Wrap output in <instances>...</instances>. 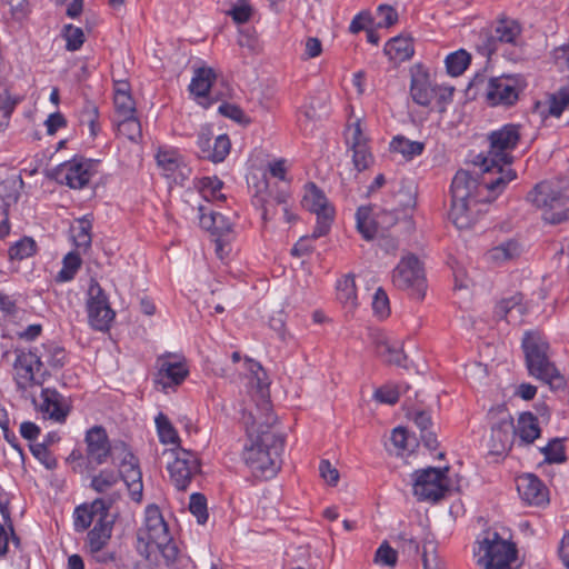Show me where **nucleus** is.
I'll list each match as a JSON object with an SVG mask.
<instances>
[{
    "instance_id": "obj_1",
    "label": "nucleus",
    "mask_w": 569,
    "mask_h": 569,
    "mask_svg": "<svg viewBox=\"0 0 569 569\" xmlns=\"http://www.w3.org/2000/svg\"><path fill=\"white\" fill-rule=\"evenodd\" d=\"M276 422L271 403L263 396L261 405L242 413V423L250 440L243 450V460L257 478L270 479L281 468L284 437L272 430Z\"/></svg>"
},
{
    "instance_id": "obj_2",
    "label": "nucleus",
    "mask_w": 569,
    "mask_h": 569,
    "mask_svg": "<svg viewBox=\"0 0 569 569\" xmlns=\"http://www.w3.org/2000/svg\"><path fill=\"white\" fill-rule=\"evenodd\" d=\"M516 177L513 170L501 172L495 178L473 176L466 170L457 171L450 188L451 206L448 218L458 229H469L477 220L475 207L493 200Z\"/></svg>"
},
{
    "instance_id": "obj_3",
    "label": "nucleus",
    "mask_w": 569,
    "mask_h": 569,
    "mask_svg": "<svg viewBox=\"0 0 569 569\" xmlns=\"http://www.w3.org/2000/svg\"><path fill=\"white\" fill-rule=\"evenodd\" d=\"M521 347L529 375L549 385L552 390L562 389L566 380L549 358V342L538 331H527Z\"/></svg>"
},
{
    "instance_id": "obj_4",
    "label": "nucleus",
    "mask_w": 569,
    "mask_h": 569,
    "mask_svg": "<svg viewBox=\"0 0 569 569\" xmlns=\"http://www.w3.org/2000/svg\"><path fill=\"white\" fill-rule=\"evenodd\" d=\"M528 201L543 211L552 224L569 221V180L541 181L528 193Z\"/></svg>"
},
{
    "instance_id": "obj_5",
    "label": "nucleus",
    "mask_w": 569,
    "mask_h": 569,
    "mask_svg": "<svg viewBox=\"0 0 569 569\" xmlns=\"http://www.w3.org/2000/svg\"><path fill=\"white\" fill-rule=\"evenodd\" d=\"M519 129L520 127L518 124L508 123L489 134L490 146L488 154L478 156L482 170L481 176L495 178L499 177L501 172L506 173L512 170L509 167L505 168V166H509L513 160L510 152L517 147L520 140Z\"/></svg>"
},
{
    "instance_id": "obj_6",
    "label": "nucleus",
    "mask_w": 569,
    "mask_h": 569,
    "mask_svg": "<svg viewBox=\"0 0 569 569\" xmlns=\"http://www.w3.org/2000/svg\"><path fill=\"white\" fill-rule=\"evenodd\" d=\"M479 552L482 555L478 563L483 569H512L511 563L517 559L516 545L502 539L498 532H487L479 541Z\"/></svg>"
},
{
    "instance_id": "obj_7",
    "label": "nucleus",
    "mask_w": 569,
    "mask_h": 569,
    "mask_svg": "<svg viewBox=\"0 0 569 569\" xmlns=\"http://www.w3.org/2000/svg\"><path fill=\"white\" fill-rule=\"evenodd\" d=\"M392 282L398 289L408 291L417 300L423 299L426 295L427 283L423 268L413 254L402 258L397 264L392 272Z\"/></svg>"
},
{
    "instance_id": "obj_8",
    "label": "nucleus",
    "mask_w": 569,
    "mask_h": 569,
    "mask_svg": "<svg viewBox=\"0 0 569 569\" xmlns=\"http://www.w3.org/2000/svg\"><path fill=\"white\" fill-rule=\"evenodd\" d=\"M14 353L13 370L18 389L27 390L29 387L42 385L43 379L37 378V373L44 368L39 347H33L28 351L17 348Z\"/></svg>"
},
{
    "instance_id": "obj_9",
    "label": "nucleus",
    "mask_w": 569,
    "mask_h": 569,
    "mask_svg": "<svg viewBox=\"0 0 569 569\" xmlns=\"http://www.w3.org/2000/svg\"><path fill=\"white\" fill-rule=\"evenodd\" d=\"M525 87L526 82L520 74L493 77L487 83V101L490 106H512Z\"/></svg>"
},
{
    "instance_id": "obj_10",
    "label": "nucleus",
    "mask_w": 569,
    "mask_h": 569,
    "mask_svg": "<svg viewBox=\"0 0 569 569\" xmlns=\"http://www.w3.org/2000/svg\"><path fill=\"white\" fill-rule=\"evenodd\" d=\"M448 469L440 470L429 467L427 469L417 470L413 477V495L418 500L438 501L445 497L448 491L446 483V475Z\"/></svg>"
},
{
    "instance_id": "obj_11",
    "label": "nucleus",
    "mask_w": 569,
    "mask_h": 569,
    "mask_svg": "<svg viewBox=\"0 0 569 569\" xmlns=\"http://www.w3.org/2000/svg\"><path fill=\"white\" fill-rule=\"evenodd\" d=\"M87 311L90 326L98 331H108L116 317L107 295L100 284L92 280L88 290Z\"/></svg>"
},
{
    "instance_id": "obj_12",
    "label": "nucleus",
    "mask_w": 569,
    "mask_h": 569,
    "mask_svg": "<svg viewBox=\"0 0 569 569\" xmlns=\"http://www.w3.org/2000/svg\"><path fill=\"white\" fill-rule=\"evenodd\" d=\"M174 453V460L167 467L173 486L186 491L194 476L200 472V461L194 452L179 448Z\"/></svg>"
},
{
    "instance_id": "obj_13",
    "label": "nucleus",
    "mask_w": 569,
    "mask_h": 569,
    "mask_svg": "<svg viewBox=\"0 0 569 569\" xmlns=\"http://www.w3.org/2000/svg\"><path fill=\"white\" fill-rule=\"evenodd\" d=\"M168 526L157 506H149L146 509L144 528L138 532L139 543H144L147 556L153 545L168 541Z\"/></svg>"
},
{
    "instance_id": "obj_14",
    "label": "nucleus",
    "mask_w": 569,
    "mask_h": 569,
    "mask_svg": "<svg viewBox=\"0 0 569 569\" xmlns=\"http://www.w3.org/2000/svg\"><path fill=\"white\" fill-rule=\"evenodd\" d=\"M84 442L87 445V458L97 465H102L108 457H117L114 445L111 446L107 431L101 426H94L86 432Z\"/></svg>"
},
{
    "instance_id": "obj_15",
    "label": "nucleus",
    "mask_w": 569,
    "mask_h": 569,
    "mask_svg": "<svg viewBox=\"0 0 569 569\" xmlns=\"http://www.w3.org/2000/svg\"><path fill=\"white\" fill-rule=\"evenodd\" d=\"M158 367L157 382L162 390L180 385L189 372L184 360L171 355L159 357Z\"/></svg>"
},
{
    "instance_id": "obj_16",
    "label": "nucleus",
    "mask_w": 569,
    "mask_h": 569,
    "mask_svg": "<svg viewBox=\"0 0 569 569\" xmlns=\"http://www.w3.org/2000/svg\"><path fill=\"white\" fill-rule=\"evenodd\" d=\"M40 397L42 402L38 407L39 411L46 418L63 423L71 410L69 400L51 388L42 389Z\"/></svg>"
},
{
    "instance_id": "obj_17",
    "label": "nucleus",
    "mask_w": 569,
    "mask_h": 569,
    "mask_svg": "<svg viewBox=\"0 0 569 569\" xmlns=\"http://www.w3.org/2000/svg\"><path fill=\"white\" fill-rule=\"evenodd\" d=\"M410 96L415 103L428 107L435 98L436 91L429 80V73L421 63L410 68Z\"/></svg>"
},
{
    "instance_id": "obj_18",
    "label": "nucleus",
    "mask_w": 569,
    "mask_h": 569,
    "mask_svg": "<svg viewBox=\"0 0 569 569\" xmlns=\"http://www.w3.org/2000/svg\"><path fill=\"white\" fill-rule=\"evenodd\" d=\"M91 161L83 159H73L60 166L58 174L61 181L72 189H81L88 184L91 178Z\"/></svg>"
},
{
    "instance_id": "obj_19",
    "label": "nucleus",
    "mask_w": 569,
    "mask_h": 569,
    "mask_svg": "<svg viewBox=\"0 0 569 569\" xmlns=\"http://www.w3.org/2000/svg\"><path fill=\"white\" fill-rule=\"evenodd\" d=\"M517 490L520 497L533 506H542L549 501V491L542 481L532 473L518 478Z\"/></svg>"
},
{
    "instance_id": "obj_20",
    "label": "nucleus",
    "mask_w": 569,
    "mask_h": 569,
    "mask_svg": "<svg viewBox=\"0 0 569 569\" xmlns=\"http://www.w3.org/2000/svg\"><path fill=\"white\" fill-rule=\"evenodd\" d=\"M522 300L523 296L521 293H516L510 298L502 299L495 308L496 317L509 323L521 322L522 316L527 311Z\"/></svg>"
},
{
    "instance_id": "obj_21",
    "label": "nucleus",
    "mask_w": 569,
    "mask_h": 569,
    "mask_svg": "<svg viewBox=\"0 0 569 569\" xmlns=\"http://www.w3.org/2000/svg\"><path fill=\"white\" fill-rule=\"evenodd\" d=\"M214 80L216 73L211 68L202 67L194 70L189 90L198 102L204 107L209 106V103H204L203 100H207Z\"/></svg>"
},
{
    "instance_id": "obj_22",
    "label": "nucleus",
    "mask_w": 569,
    "mask_h": 569,
    "mask_svg": "<svg viewBox=\"0 0 569 569\" xmlns=\"http://www.w3.org/2000/svg\"><path fill=\"white\" fill-rule=\"evenodd\" d=\"M491 438L495 442L493 449L496 453L510 450L515 440L513 419L509 416L497 422L492 427Z\"/></svg>"
},
{
    "instance_id": "obj_23",
    "label": "nucleus",
    "mask_w": 569,
    "mask_h": 569,
    "mask_svg": "<svg viewBox=\"0 0 569 569\" xmlns=\"http://www.w3.org/2000/svg\"><path fill=\"white\" fill-rule=\"evenodd\" d=\"M113 522L108 519H97L88 532L87 546L91 553L101 551L111 538Z\"/></svg>"
},
{
    "instance_id": "obj_24",
    "label": "nucleus",
    "mask_w": 569,
    "mask_h": 569,
    "mask_svg": "<svg viewBox=\"0 0 569 569\" xmlns=\"http://www.w3.org/2000/svg\"><path fill=\"white\" fill-rule=\"evenodd\" d=\"M383 51L391 60L407 61L415 53L412 39L402 36L395 37L386 43Z\"/></svg>"
},
{
    "instance_id": "obj_25",
    "label": "nucleus",
    "mask_w": 569,
    "mask_h": 569,
    "mask_svg": "<svg viewBox=\"0 0 569 569\" xmlns=\"http://www.w3.org/2000/svg\"><path fill=\"white\" fill-rule=\"evenodd\" d=\"M538 419L531 412H523L515 426V437L518 436L525 445L532 443L540 436Z\"/></svg>"
},
{
    "instance_id": "obj_26",
    "label": "nucleus",
    "mask_w": 569,
    "mask_h": 569,
    "mask_svg": "<svg viewBox=\"0 0 569 569\" xmlns=\"http://www.w3.org/2000/svg\"><path fill=\"white\" fill-rule=\"evenodd\" d=\"M375 347L377 356L385 362L399 367L406 366V355L403 351L398 346L390 343L386 337H377Z\"/></svg>"
},
{
    "instance_id": "obj_27",
    "label": "nucleus",
    "mask_w": 569,
    "mask_h": 569,
    "mask_svg": "<svg viewBox=\"0 0 569 569\" xmlns=\"http://www.w3.org/2000/svg\"><path fill=\"white\" fill-rule=\"evenodd\" d=\"M302 204L305 208L316 214L319 212L325 213L327 209H333V207L330 206L323 191L313 182H309L306 186V193L302 199Z\"/></svg>"
},
{
    "instance_id": "obj_28",
    "label": "nucleus",
    "mask_w": 569,
    "mask_h": 569,
    "mask_svg": "<svg viewBox=\"0 0 569 569\" xmlns=\"http://www.w3.org/2000/svg\"><path fill=\"white\" fill-rule=\"evenodd\" d=\"M520 246L516 240H507L487 251L488 261L502 264L519 257Z\"/></svg>"
},
{
    "instance_id": "obj_29",
    "label": "nucleus",
    "mask_w": 569,
    "mask_h": 569,
    "mask_svg": "<svg viewBox=\"0 0 569 569\" xmlns=\"http://www.w3.org/2000/svg\"><path fill=\"white\" fill-rule=\"evenodd\" d=\"M39 349L40 353L42 355V360L51 369H61L66 365L67 351L56 341H48L42 343Z\"/></svg>"
},
{
    "instance_id": "obj_30",
    "label": "nucleus",
    "mask_w": 569,
    "mask_h": 569,
    "mask_svg": "<svg viewBox=\"0 0 569 569\" xmlns=\"http://www.w3.org/2000/svg\"><path fill=\"white\" fill-rule=\"evenodd\" d=\"M120 482V475L111 469L100 470L91 478L90 487L98 493L106 496L116 492L113 488Z\"/></svg>"
},
{
    "instance_id": "obj_31",
    "label": "nucleus",
    "mask_w": 569,
    "mask_h": 569,
    "mask_svg": "<svg viewBox=\"0 0 569 569\" xmlns=\"http://www.w3.org/2000/svg\"><path fill=\"white\" fill-rule=\"evenodd\" d=\"M493 32L495 39L500 43H515L521 33V27L516 20L502 18L497 21Z\"/></svg>"
},
{
    "instance_id": "obj_32",
    "label": "nucleus",
    "mask_w": 569,
    "mask_h": 569,
    "mask_svg": "<svg viewBox=\"0 0 569 569\" xmlns=\"http://www.w3.org/2000/svg\"><path fill=\"white\" fill-rule=\"evenodd\" d=\"M337 299L349 310L357 307V288L352 276H346L342 280L338 281Z\"/></svg>"
},
{
    "instance_id": "obj_33",
    "label": "nucleus",
    "mask_w": 569,
    "mask_h": 569,
    "mask_svg": "<svg viewBox=\"0 0 569 569\" xmlns=\"http://www.w3.org/2000/svg\"><path fill=\"white\" fill-rule=\"evenodd\" d=\"M391 149L395 152L401 153L407 160L422 153L425 143L420 141H411L405 137H396L391 141Z\"/></svg>"
},
{
    "instance_id": "obj_34",
    "label": "nucleus",
    "mask_w": 569,
    "mask_h": 569,
    "mask_svg": "<svg viewBox=\"0 0 569 569\" xmlns=\"http://www.w3.org/2000/svg\"><path fill=\"white\" fill-rule=\"evenodd\" d=\"M357 229L366 240H372L377 232L378 227L376 221L370 217V208L360 207L356 213Z\"/></svg>"
},
{
    "instance_id": "obj_35",
    "label": "nucleus",
    "mask_w": 569,
    "mask_h": 569,
    "mask_svg": "<svg viewBox=\"0 0 569 569\" xmlns=\"http://www.w3.org/2000/svg\"><path fill=\"white\" fill-rule=\"evenodd\" d=\"M246 365H247V369L252 373V376L257 380V385H258L257 398L254 399L256 407L258 405H261L262 396L264 397V399L267 401H270L268 399V395H267V386H268V382L266 381L267 375H266L262 366L259 362L253 361L248 358L246 359Z\"/></svg>"
},
{
    "instance_id": "obj_36",
    "label": "nucleus",
    "mask_w": 569,
    "mask_h": 569,
    "mask_svg": "<svg viewBox=\"0 0 569 569\" xmlns=\"http://www.w3.org/2000/svg\"><path fill=\"white\" fill-rule=\"evenodd\" d=\"M471 60L470 54L460 49L446 58V68L450 76L458 77L465 72Z\"/></svg>"
},
{
    "instance_id": "obj_37",
    "label": "nucleus",
    "mask_w": 569,
    "mask_h": 569,
    "mask_svg": "<svg viewBox=\"0 0 569 569\" xmlns=\"http://www.w3.org/2000/svg\"><path fill=\"white\" fill-rule=\"evenodd\" d=\"M37 251V243L36 241L30 237H23L16 243H13L9 250L8 256L10 260H18L21 261L23 259H27L31 256H33Z\"/></svg>"
},
{
    "instance_id": "obj_38",
    "label": "nucleus",
    "mask_w": 569,
    "mask_h": 569,
    "mask_svg": "<svg viewBox=\"0 0 569 569\" xmlns=\"http://www.w3.org/2000/svg\"><path fill=\"white\" fill-rule=\"evenodd\" d=\"M569 106V88H561L557 93L552 94L541 113L552 117H560L563 110Z\"/></svg>"
},
{
    "instance_id": "obj_39",
    "label": "nucleus",
    "mask_w": 569,
    "mask_h": 569,
    "mask_svg": "<svg viewBox=\"0 0 569 569\" xmlns=\"http://www.w3.org/2000/svg\"><path fill=\"white\" fill-rule=\"evenodd\" d=\"M223 182L217 177H203L199 180V189L206 199H214L219 201L226 200V196L221 193Z\"/></svg>"
},
{
    "instance_id": "obj_40",
    "label": "nucleus",
    "mask_w": 569,
    "mask_h": 569,
    "mask_svg": "<svg viewBox=\"0 0 569 569\" xmlns=\"http://www.w3.org/2000/svg\"><path fill=\"white\" fill-rule=\"evenodd\" d=\"M119 498V492H111L106 497L94 499L88 507L96 519H108L110 508Z\"/></svg>"
},
{
    "instance_id": "obj_41",
    "label": "nucleus",
    "mask_w": 569,
    "mask_h": 569,
    "mask_svg": "<svg viewBox=\"0 0 569 569\" xmlns=\"http://www.w3.org/2000/svg\"><path fill=\"white\" fill-rule=\"evenodd\" d=\"M156 426L159 435V439L162 443H178L179 436L177 430L166 415L160 412L156 417Z\"/></svg>"
},
{
    "instance_id": "obj_42",
    "label": "nucleus",
    "mask_w": 569,
    "mask_h": 569,
    "mask_svg": "<svg viewBox=\"0 0 569 569\" xmlns=\"http://www.w3.org/2000/svg\"><path fill=\"white\" fill-rule=\"evenodd\" d=\"M421 560L423 569H445L443 562L438 555L437 545L432 540H426L423 542Z\"/></svg>"
},
{
    "instance_id": "obj_43",
    "label": "nucleus",
    "mask_w": 569,
    "mask_h": 569,
    "mask_svg": "<svg viewBox=\"0 0 569 569\" xmlns=\"http://www.w3.org/2000/svg\"><path fill=\"white\" fill-rule=\"evenodd\" d=\"M81 267V258L76 252H69L63 258V267L57 274V281L67 282L74 278Z\"/></svg>"
},
{
    "instance_id": "obj_44",
    "label": "nucleus",
    "mask_w": 569,
    "mask_h": 569,
    "mask_svg": "<svg viewBox=\"0 0 569 569\" xmlns=\"http://www.w3.org/2000/svg\"><path fill=\"white\" fill-rule=\"evenodd\" d=\"M120 480L127 485V488L133 500L140 501L142 495V473L141 470H131L130 472H118Z\"/></svg>"
},
{
    "instance_id": "obj_45",
    "label": "nucleus",
    "mask_w": 569,
    "mask_h": 569,
    "mask_svg": "<svg viewBox=\"0 0 569 569\" xmlns=\"http://www.w3.org/2000/svg\"><path fill=\"white\" fill-rule=\"evenodd\" d=\"M345 137L349 149L369 144V138L363 133L360 119L347 127Z\"/></svg>"
},
{
    "instance_id": "obj_46",
    "label": "nucleus",
    "mask_w": 569,
    "mask_h": 569,
    "mask_svg": "<svg viewBox=\"0 0 569 569\" xmlns=\"http://www.w3.org/2000/svg\"><path fill=\"white\" fill-rule=\"evenodd\" d=\"M91 221L83 218L78 221V227L73 229V241L78 249L84 251L91 247Z\"/></svg>"
},
{
    "instance_id": "obj_47",
    "label": "nucleus",
    "mask_w": 569,
    "mask_h": 569,
    "mask_svg": "<svg viewBox=\"0 0 569 569\" xmlns=\"http://www.w3.org/2000/svg\"><path fill=\"white\" fill-rule=\"evenodd\" d=\"M548 463H561L567 460L565 446L559 438L551 439L548 445L540 449Z\"/></svg>"
},
{
    "instance_id": "obj_48",
    "label": "nucleus",
    "mask_w": 569,
    "mask_h": 569,
    "mask_svg": "<svg viewBox=\"0 0 569 569\" xmlns=\"http://www.w3.org/2000/svg\"><path fill=\"white\" fill-rule=\"evenodd\" d=\"M114 451H118L117 455L120 457V470L118 472H130L140 469L138 459L123 441L114 443Z\"/></svg>"
},
{
    "instance_id": "obj_49",
    "label": "nucleus",
    "mask_w": 569,
    "mask_h": 569,
    "mask_svg": "<svg viewBox=\"0 0 569 569\" xmlns=\"http://www.w3.org/2000/svg\"><path fill=\"white\" fill-rule=\"evenodd\" d=\"M121 118L122 119L118 123V132L136 142L141 137V124L139 120L134 114Z\"/></svg>"
},
{
    "instance_id": "obj_50",
    "label": "nucleus",
    "mask_w": 569,
    "mask_h": 569,
    "mask_svg": "<svg viewBox=\"0 0 569 569\" xmlns=\"http://www.w3.org/2000/svg\"><path fill=\"white\" fill-rule=\"evenodd\" d=\"M231 148L230 139L227 134H220L216 138L213 146L211 147V152L206 154V159L218 163L226 159L229 154Z\"/></svg>"
},
{
    "instance_id": "obj_51",
    "label": "nucleus",
    "mask_w": 569,
    "mask_h": 569,
    "mask_svg": "<svg viewBox=\"0 0 569 569\" xmlns=\"http://www.w3.org/2000/svg\"><path fill=\"white\" fill-rule=\"evenodd\" d=\"M189 510L197 518L199 525H204L207 522V499L202 493L194 492L190 496Z\"/></svg>"
},
{
    "instance_id": "obj_52",
    "label": "nucleus",
    "mask_w": 569,
    "mask_h": 569,
    "mask_svg": "<svg viewBox=\"0 0 569 569\" xmlns=\"http://www.w3.org/2000/svg\"><path fill=\"white\" fill-rule=\"evenodd\" d=\"M254 203L260 204L262 208V218L264 220L271 219L277 213L278 204L271 198V190H269V186L266 183V191L261 190L254 196Z\"/></svg>"
},
{
    "instance_id": "obj_53",
    "label": "nucleus",
    "mask_w": 569,
    "mask_h": 569,
    "mask_svg": "<svg viewBox=\"0 0 569 569\" xmlns=\"http://www.w3.org/2000/svg\"><path fill=\"white\" fill-rule=\"evenodd\" d=\"M352 151V163L357 171H363L373 163V156L369 144L350 149Z\"/></svg>"
},
{
    "instance_id": "obj_54",
    "label": "nucleus",
    "mask_w": 569,
    "mask_h": 569,
    "mask_svg": "<svg viewBox=\"0 0 569 569\" xmlns=\"http://www.w3.org/2000/svg\"><path fill=\"white\" fill-rule=\"evenodd\" d=\"M113 102L119 117L134 114L136 107L130 92H114Z\"/></svg>"
},
{
    "instance_id": "obj_55",
    "label": "nucleus",
    "mask_w": 569,
    "mask_h": 569,
    "mask_svg": "<svg viewBox=\"0 0 569 569\" xmlns=\"http://www.w3.org/2000/svg\"><path fill=\"white\" fill-rule=\"evenodd\" d=\"M63 37L67 41L66 49L76 51L81 48L84 42V33L81 28L68 24L63 29Z\"/></svg>"
},
{
    "instance_id": "obj_56",
    "label": "nucleus",
    "mask_w": 569,
    "mask_h": 569,
    "mask_svg": "<svg viewBox=\"0 0 569 569\" xmlns=\"http://www.w3.org/2000/svg\"><path fill=\"white\" fill-rule=\"evenodd\" d=\"M499 44L500 41L495 39V32L486 31L480 33L477 49L482 56L490 58L498 50Z\"/></svg>"
},
{
    "instance_id": "obj_57",
    "label": "nucleus",
    "mask_w": 569,
    "mask_h": 569,
    "mask_svg": "<svg viewBox=\"0 0 569 569\" xmlns=\"http://www.w3.org/2000/svg\"><path fill=\"white\" fill-rule=\"evenodd\" d=\"M398 553L387 541H383L377 549L375 562L393 568L397 565Z\"/></svg>"
},
{
    "instance_id": "obj_58",
    "label": "nucleus",
    "mask_w": 569,
    "mask_h": 569,
    "mask_svg": "<svg viewBox=\"0 0 569 569\" xmlns=\"http://www.w3.org/2000/svg\"><path fill=\"white\" fill-rule=\"evenodd\" d=\"M97 519L90 512L88 505H82L74 510V529L78 532L87 530L92 522L96 523Z\"/></svg>"
},
{
    "instance_id": "obj_59",
    "label": "nucleus",
    "mask_w": 569,
    "mask_h": 569,
    "mask_svg": "<svg viewBox=\"0 0 569 569\" xmlns=\"http://www.w3.org/2000/svg\"><path fill=\"white\" fill-rule=\"evenodd\" d=\"M30 450L47 469L52 470L57 467V459L47 448V443H36L30 446Z\"/></svg>"
},
{
    "instance_id": "obj_60",
    "label": "nucleus",
    "mask_w": 569,
    "mask_h": 569,
    "mask_svg": "<svg viewBox=\"0 0 569 569\" xmlns=\"http://www.w3.org/2000/svg\"><path fill=\"white\" fill-rule=\"evenodd\" d=\"M317 223L312 231V238L318 239L326 236L331 227V223L335 218V209H327L325 213H318Z\"/></svg>"
},
{
    "instance_id": "obj_61",
    "label": "nucleus",
    "mask_w": 569,
    "mask_h": 569,
    "mask_svg": "<svg viewBox=\"0 0 569 569\" xmlns=\"http://www.w3.org/2000/svg\"><path fill=\"white\" fill-rule=\"evenodd\" d=\"M317 223L312 231V238L318 239L326 236L331 227V223L335 218V209H327L325 213H318Z\"/></svg>"
},
{
    "instance_id": "obj_62",
    "label": "nucleus",
    "mask_w": 569,
    "mask_h": 569,
    "mask_svg": "<svg viewBox=\"0 0 569 569\" xmlns=\"http://www.w3.org/2000/svg\"><path fill=\"white\" fill-rule=\"evenodd\" d=\"M98 118L99 112L97 106L91 102L86 103L82 110L81 121L88 123L92 137H96L100 129Z\"/></svg>"
},
{
    "instance_id": "obj_63",
    "label": "nucleus",
    "mask_w": 569,
    "mask_h": 569,
    "mask_svg": "<svg viewBox=\"0 0 569 569\" xmlns=\"http://www.w3.org/2000/svg\"><path fill=\"white\" fill-rule=\"evenodd\" d=\"M372 308H373L375 313L380 318H386L389 316V313H390L389 299L383 289L379 288L376 291V293L373 296Z\"/></svg>"
},
{
    "instance_id": "obj_64",
    "label": "nucleus",
    "mask_w": 569,
    "mask_h": 569,
    "mask_svg": "<svg viewBox=\"0 0 569 569\" xmlns=\"http://www.w3.org/2000/svg\"><path fill=\"white\" fill-rule=\"evenodd\" d=\"M399 387L383 386L375 391V399L381 403L395 405L399 400Z\"/></svg>"
}]
</instances>
